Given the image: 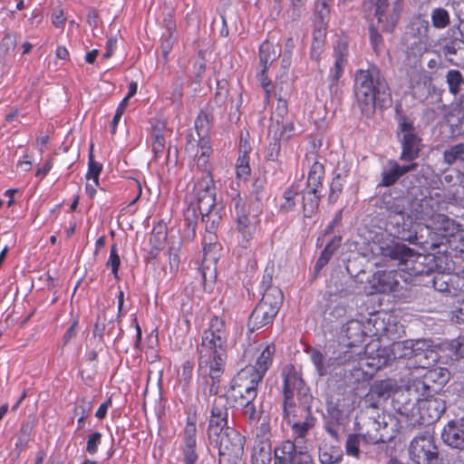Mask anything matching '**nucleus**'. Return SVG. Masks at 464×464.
Listing matches in <instances>:
<instances>
[{
    "mask_svg": "<svg viewBox=\"0 0 464 464\" xmlns=\"http://www.w3.org/2000/svg\"><path fill=\"white\" fill-rule=\"evenodd\" d=\"M167 240V229L164 226L154 227L150 237L151 250L150 252L152 257H156L159 252L164 247Z\"/></svg>",
    "mask_w": 464,
    "mask_h": 464,
    "instance_id": "38",
    "label": "nucleus"
},
{
    "mask_svg": "<svg viewBox=\"0 0 464 464\" xmlns=\"http://www.w3.org/2000/svg\"><path fill=\"white\" fill-rule=\"evenodd\" d=\"M262 422L256 428V438L259 440L258 445L270 444L269 437H270V425L268 420L266 418H262Z\"/></svg>",
    "mask_w": 464,
    "mask_h": 464,
    "instance_id": "62",
    "label": "nucleus"
},
{
    "mask_svg": "<svg viewBox=\"0 0 464 464\" xmlns=\"http://www.w3.org/2000/svg\"><path fill=\"white\" fill-rule=\"evenodd\" d=\"M396 111L398 114L397 135L402 149L400 160L412 162L419 157L421 139L416 133L413 121L399 113L398 109Z\"/></svg>",
    "mask_w": 464,
    "mask_h": 464,
    "instance_id": "12",
    "label": "nucleus"
},
{
    "mask_svg": "<svg viewBox=\"0 0 464 464\" xmlns=\"http://www.w3.org/2000/svg\"><path fill=\"white\" fill-rule=\"evenodd\" d=\"M120 265H121V258L118 254L117 245L113 244L111 246L110 256L106 262V266L111 267V273L113 274V276L116 279H119L118 271H119Z\"/></svg>",
    "mask_w": 464,
    "mask_h": 464,
    "instance_id": "59",
    "label": "nucleus"
},
{
    "mask_svg": "<svg viewBox=\"0 0 464 464\" xmlns=\"http://www.w3.org/2000/svg\"><path fill=\"white\" fill-rule=\"evenodd\" d=\"M331 0H315L314 5V23L315 32L321 34L326 30L331 17Z\"/></svg>",
    "mask_w": 464,
    "mask_h": 464,
    "instance_id": "29",
    "label": "nucleus"
},
{
    "mask_svg": "<svg viewBox=\"0 0 464 464\" xmlns=\"http://www.w3.org/2000/svg\"><path fill=\"white\" fill-rule=\"evenodd\" d=\"M410 199L406 197H392L384 193L377 202L381 213L387 218V226H391L390 233L393 237L410 243H418L420 238L418 232L412 234L405 226L406 208Z\"/></svg>",
    "mask_w": 464,
    "mask_h": 464,
    "instance_id": "5",
    "label": "nucleus"
},
{
    "mask_svg": "<svg viewBox=\"0 0 464 464\" xmlns=\"http://www.w3.org/2000/svg\"><path fill=\"white\" fill-rule=\"evenodd\" d=\"M261 382L260 379L252 376L251 373L246 376H241V371L232 381L231 389L240 397L241 401H256L257 396V387Z\"/></svg>",
    "mask_w": 464,
    "mask_h": 464,
    "instance_id": "21",
    "label": "nucleus"
},
{
    "mask_svg": "<svg viewBox=\"0 0 464 464\" xmlns=\"http://www.w3.org/2000/svg\"><path fill=\"white\" fill-rule=\"evenodd\" d=\"M165 128L163 123L159 122L156 126L152 128L151 137H152V151L154 153L155 158H159L161 156L165 150V139L162 134V130Z\"/></svg>",
    "mask_w": 464,
    "mask_h": 464,
    "instance_id": "42",
    "label": "nucleus"
},
{
    "mask_svg": "<svg viewBox=\"0 0 464 464\" xmlns=\"http://www.w3.org/2000/svg\"><path fill=\"white\" fill-rule=\"evenodd\" d=\"M418 425H430L439 420L446 411V402L432 394L420 396Z\"/></svg>",
    "mask_w": 464,
    "mask_h": 464,
    "instance_id": "17",
    "label": "nucleus"
},
{
    "mask_svg": "<svg viewBox=\"0 0 464 464\" xmlns=\"http://www.w3.org/2000/svg\"><path fill=\"white\" fill-rule=\"evenodd\" d=\"M392 353L393 354V358L396 359H411L412 357V340H405L400 342H394L391 345Z\"/></svg>",
    "mask_w": 464,
    "mask_h": 464,
    "instance_id": "46",
    "label": "nucleus"
},
{
    "mask_svg": "<svg viewBox=\"0 0 464 464\" xmlns=\"http://www.w3.org/2000/svg\"><path fill=\"white\" fill-rule=\"evenodd\" d=\"M348 174V169H337L330 185V193L328 197L329 203H335L339 198L340 195L342 194L343 185L346 182Z\"/></svg>",
    "mask_w": 464,
    "mask_h": 464,
    "instance_id": "37",
    "label": "nucleus"
},
{
    "mask_svg": "<svg viewBox=\"0 0 464 464\" xmlns=\"http://www.w3.org/2000/svg\"><path fill=\"white\" fill-rule=\"evenodd\" d=\"M443 161L448 165L464 162V143L450 146L443 151Z\"/></svg>",
    "mask_w": 464,
    "mask_h": 464,
    "instance_id": "43",
    "label": "nucleus"
},
{
    "mask_svg": "<svg viewBox=\"0 0 464 464\" xmlns=\"http://www.w3.org/2000/svg\"><path fill=\"white\" fill-rule=\"evenodd\" d=\"M411 35H416L417 37H420V39H429V22L417 17L411 23Z\"/></svg>",
    "mask_w": 464,
    "mask_h": 464,
    "instance_id": "55",
    "label": "nucleus"
},
{
    "mask_svg": "<svg viewBox=\"0 0 464 464\" xmlns=\"http://www.w3.org/2000/svg\"><path fill=\"white\" fill-rule=\"evenodd\" d=\"M324 177V167L315 161L308 172L306 186L304 188L321 192L323 191V179Z\"/></svg>",
    "mask_w": 464,
    "mask_h": 464,
    "instance_id": "32",
    "label": "nucleus"
},
{
    "mask_svg": "<svg viewBox=\"0 0 464 464\" xmlns=\"http://www.w3.org/2000/svg\"><path fill=\"white\" fill-rule=\"evenodd\" d=\"M213 121L212 107L208 105L201 110L195 121V129L199 138L208 137Z\"/></svg>",
    "mask_w": 464,
    "mask_h": 464,
    "instance_id": "33",
    "label": "nucleus"
},
{
    "mask_svg": "<svg viewBox=\"0 0 464 464\" xmlns=\"http://www.w3.org/2000/svg\"><path fill=\"white\" fill-rule=\"evenodd\" d=\"M277 53L269 41H264L259 46L260 68L268 69L276 59Z\"/></svg>",
    "mask_w": 464,
    "mask_h": 464,
    "instance_id": "41",
    "label": "nucleus"
},
{
    "mask_svg": "<svg viewBox=\"0 0 464 464\" xmlns=\"http://www.w3.org/2000/svg\"><path fill=\"white\" fill-rule=\"evenodd\" d=\"M408 451L413 464H444L434 439L428 431L416 436L411 441Z\"/></svg>",
    "mask_w": 464,
    "mask_h": 464,
    "instance_id": "10",
    "label": "nucleus"
},
{
    "mask_svg": "<svg viewBox=\"0 0 464 464\" xmlns=\"http://www.w3.org/2000/svg\"><path fill=\"white\" fill-rule=\"evenodd\" d=\"M102 433L97 432V431L92 433L89 436V438L87 440V444H86V451L89 454L93 455L97 452L98 447L102 442Z\"/></svg>",
    "mask_w": 464,
    "mask_h": 464,
    "instance_id": "64",
    "label": "nucleus"
},
{
    "mask_svg": "<svg viewBox=\"0 0 464 464\" xmlns=\"http://www.w3.org/2000/svg\"><path fill=\"white\" fill-rule=\"evenodd\" d=\"M283 417L295 435L293 440L285 441L280 449L284 454L283 462L286 464L295 460L306 463L309 458L306 455L305 436L314 427L316 421L311 408L306 405V401L302 405H296L294 399H285Z\"/></svg>",
    "mask_w": 464,
    "mask_h": 464,
    "instance_id": "1",
    "label": "nucleus"
},
{
    "mask_svg": "<svg viewBox=\"0 0 464 464\" xmlns=\"http://www.w3.org/2000/svg\"><path fill=\"white\" fill-rule=\"evenodd\" d=\"M231 205L234 207L237 243L241 247L247 248L258 223L257 215L256 213L252 215L246 213L245 200L239 194L232 198Z\"/></svg>",
    "mask_w": 464,
    "mask_h": 464,
    "instance_id": "9",
    "label": "nucleus"
},
{
    "mask_svg": "<svg viewBox=\"0 0 464 464\" xmlns=\"http://www.w3.org/2000/svg\"><path fill=\"white\" fill-rule=\"evenodd\" d=\"M284 400L294 399L295 393L307 399L308 387L301 377V374L293 365H286L282 370Z\"/></svg>",
    "mask_w": 464,
    "mask_h": 464,
    "instance_id": "18",
    "label": "nucleus"
},
{
    "mask_svg": "<svg viewBox=\"0 0 464 464\" xmlns=\"http://www.w3.org/2000/svg\"><path fill=\"white\" fill-rule=\"evenodd\" d=\"M369 34L370 43L373 52L375 53L376 55H381L384 48V42L382 34L373 26L369 27Z\"/></svg>",
    "mask_w": 464,
    "mask_h": 464,
    "instance_id": "58",
    "label": "nucleus"
},
{
    "mask_svg": "<svg viewBox=\"0 0 464 464\" xmlns=\"http://www.w3.org/2000/svg\"><path fill=\"white\" fill-rule=\"evenodd\" d=\"M373 5L375 6L374 16L380 28L383 32L392 33L400 19L402 1L396 0L392 5L388 0Z\"/></svg>",
    "mask_w": 464,
    "mask_h": 464,
    "instance_id": "16",
    "label": "nucleus"
},
{
    "mask_svg": "<svg viewBox=\"0 0 464 464\" xmlns=\"http://www.w3.org/2000/svg\"><path fill=\"white\" fill-rule=\"evenodd\" d=\"M184 79L182 77H177L171 85L170 97L173 104H176L178 107L182 106V98H183V86H184Z\"/></svg>",
    "mask_w": 464,
    "mask_h": 464,
    "instance_id": "57",
    "label": "nucleus"
},
{
    "mask_svg": "<svg viewBox=\"0 0 464 464\" xmlns=\"http://www.w3.org/2000/svg\"><path fill=\"white\" fill-rule=\"evenodd\" d=\"M241 413L244 419L250 424L256 425L263 418V411L258 410L255 401H240Z\"/></svg>",
    "mask_w": 464,
    "mask_h": 464,
    "instance_id": "39",
    "label": "nucleus"
},
{
    "mask_svg": "<svg viewBox=\"0 0 464 464\" xmlns=\"http://www.w3.org/2000/svg\"><path fill=\"white\" fill-rule=\"evenodd\" d=\"M387 385L383 383L373 384L364 398V408L362 411H369L370 414L383 415L380 411V399L385 396Z\"/></svg>",
    "mask_w": 464,
    "mask_h": 464,
    "instance_id": "30",
    "label": "nucleus"
},
{
    "mask_svg": "<svg viewBox=\"0 0 464 464\" xmlns=\"http://www.w3.org/2000/svg\"><path fill=\"white\" fill-rule=\"evenodd\" d=\"M438 360L439 355L437 352L431 347L429 350L419 353V355L413 359V363L420 368L427 369L437 362Z\"/></svg>",
    "mask_w": 464,
    "mask_h": 464,
    "instance_id": "49",
    "label": "nucleus"
},
{
    "mask_svg": "<svg viewBox=\"0 0 464 464\" xmlns=\"http://www.w3.org/2000/svg\"><path fill=\"white\" fill-rule=\"evenodd\" d=\"M322 193L304 188L302 192V208L304 218H312L318 210Z\"/></svg>",
    "mask_w": 464,
    "mask_h": 464,
    "instance_id": "31",
    "label": "nucleus"
},
{
    "mask_svg": "<svg viewBox=\"0 0 464 464\" xmlns=\"http://www.w3.org/2000/svg\"><path fill=\"white\" fill-rule=\"evenodd\" d=\"M343 453L339 448L324 447L319 449V460L322 464H335L342 460Z\"/></svg>",
    "mask_w": 464,
    "mask_h": 464,
    "instance_id": "45",
    "label": "nucleus"
},
{
    "mask_svg": "<svg viewBox=\"0 0 464 464\" xmlns=\"http://www.w3.org/2000/svg\"><path fill=\"white\" fill-rule=\"evenodd\" d=\"M362 435L361 434H349L345 442V451L346 454L353 457L355 459H360L362 450L360 449L361 446V440H362Z\"/></svg>",
    "mask_w": 464,
    "mask_h": 464,
    "instance_id": "53",
    "label": "nucleus"
},
{
    "mask_svg": "<svg viewBox=\"0 0 464 464\" xmlns=\"http://www.w3.org/2000/svg\"><path fill=\"white\" fill-rule=\"evenodd\" d=\"M348 43L343 39H338L334 45V63L329 72L331 86L336 85L342 77L348 62Z\"/></svg>",
    "mask_w": 464,
    "mask_h": 464,
    "instance_id": "22",
    "label": "nucleus"
},
{
    "mask_svg": "<svg viewBox=\"0 0 464 464\" xmlns=\"http://www.w3.org/2000/svg\"><path fill=\"white\" fill-rule=\"evenodd\" d=\"M446 82L450 92L455 95L459 92L461 86L464 84V78L459 70L451 69L446 74Z\"/></svg>",
    "mask_w": 464,
    "mask_h": 464,
    "instance_id": "50",
    "label": "nucleus"
},
{
    "mask_svg": "<svg viewBox=\"0 0 464 464\" xmlns=\"http://www.w3.org/2000/svg\"><path fill=\"white\" fill-rule=\"evenodd\" d=\"M102 169V166L101 163L94 161L92 155V146L91 147V151L89 154V164H88V172L86 174L87 179H93V181L98 184L99 175Z\"/></svg>",
    "mask_w": 464,
    "mask_h": 464,
    "instance_id": "60",
    "label": "nucleus"
},
{
    "mask_svg": "<svg viewBox=\"0 0 464 464\" xmlns=\"http://www.w3.org/2000/svg\"><path fill=\"white\" fill-rule=\"evenodd\" d=\"M287 115V103L284 99L277 100L276 111L271 116V123L268 129V135L276 137L292 136L294 125L285 116Z\"/></svg>",
    "mask_w": 464,
    "mask_h": 464,
    "instance_id": "19",
    "label": "nucleus"
},
{
    "mask_svg": "<svg viewBox=\"0 0 464 464\" xmlns=\"http://www.w3.org/2000/svg\"><path fill=\"white\" fill-rule=\"evenodd\" d=\"M92 402L86 399H82L74 408V415L79 416L77 420V430L83 428L85 420L92 411Z\"/></svg>",
    "mask_w": 464,
    "mask_h": 464,
    "instance_id": "51",
    "label": "nucleus"
},
{
    "mask_svg": "<svg viewBox=\"0 0 464 464\" xmlns=\"http://www.w3.org/2000/svg\"><path fill=\"white\" fill-rule=\"evenodd\" d=\"M250 167L248 163V156L244 154L239 156L237 160V175L238 178L246 179L250 175Z\"/></svg>",
    "mask_w": 464,
    "mask_h": 464,
    "instance_id": "63",
    "label": "nucleus"
},
{
    "mask_svg": "<svg viewBox=\"0 0 464 464\" xmlns=\"http://www.w3.org/2000/svg\"><path fill=\"white\" fill-rule=\"evenodd\" d=\"M373 360H377L375 363L377 368H382L387 364H389L392 361L395 360L393 358V354L392 353V347L378 349L376 351V356L372 358Z\"/></svg>",
    "mask_w": 464,
    "mask_h": 464,
    "instance_id": "61",
    "label": "nucleus"
},
{
    "mask_svg": "<svg viewBox=\"0 0 464 464\" xmlns=\"http://www.w3.org/2000/svg\"><path fill=\"white\" fill-rule=\"evenodd\" d=\"M342 237L334 236L331 241H329L323 251L321 252L320 256L318 257L316 264L314 266V269L316 271H320L325 265L328 264L334 254L339 249L341 246Z\"/></svg>",
    "mask_w": 464,
    "mask_h": 464,
    "instance_id": "36",
    "label": "nucleus"
},
{
    "mask_svg": "<svg viewBox=\"0 0 464 464\" xmlns=\"http://www.w3.org/2000/svg\"><path fill=\"white\" fill-rule=\"evenodd\" d=\"M222 377L207 373L205 368L198 374V392L201 394L206 401L210 397L216 396L220 392Z\"/></svg>",
    "mask_w": 464,
    "mask_h": 464,
    "instance_id": "27",
    "label": "nucleus"
},
{
    "mask_svg": "<svg viewBox=\"0 0 464 464\" xmlns=\"http://www.w3.org/2000/svg\"><path fill=\"white\" fill-rule=\"evenodd\" d=\"M381 253L383 257L396 260L400 265H404L405 268L411 271V274L419 275L424 272L417 266L422 264L420 260L425 259L420 254L401 243H392L381 247Z\"/></svg>",
    "mask_w": 464,
    "mask_h": 464,
    "instance_id": "13",
    "label": "nucleus"
},
{
    "mask_svg": "<svg viewBox=\"0 0 464 464\" xmlns=\"http://www.w3.org/2000/svg\"><path fill=\"white\" fill-rule=\"evenodd\" d=\"M227 335L224 320L214 316L208 328L202 334L198 350V372L205 368L208 374L223 376L227 357Z\"/></svg>",
    "mask_w": 464,
    "mask_h": 464,
    "instance_id": "4",
    "label": "nucleus"
},
{
    "mask_svg": "<svg viewBox=\"0 0 464 464\" xmlns=\"http://www.w3.org/2000/svg\"><path fill=\"white\" fill-rule=\"evenodd\" d=\"M307 353L320 376L343 375L346 378V372L353 374V372H360L355 365H352L353 355L351 352H334L331 356L322 353L315 348H309Z\"/></svg>",
    "mask_w": 464,
    "mask_h": 464,
    "instance_id": "6",
    "label": "nucleus"
},
{
    "mask_svg": "<svg viewBox=\"0 0 464 464\" xmlns=\"http://www.w3.org/2000/svg\"><path fill=\"white\" fill-rule=\"evenodd\" d=\"M430 18L432 25L436 29H444L450 23L449 12L442 7L433 9L430 14Z\"/></svg>",
    "mask_w": 464,
    "mask_h": 464,
    "instance_id": "52",
    "label": "nucleus"
},
{
    "mask_svg": "<svg viewBox=\"0 0 464 464\" xmlns=\"http://www.w3.org/2000/svg\"><path fill=\"white\" fill-rule=\"evenodd\" d=\"M228 401L225 395L217 397L210 408V416L207 429L208 440H217L218 435L224 432L228 422Z\"/></svg>",
    "mask_w": 464,
    "mask_h": 464,
    "instance_id": "14",
    "label": "nucleus"
},
{
    "mask_svg": "<svg viewBox=\"0 0 464 464\" xmlns=\"http://www.w3.org/2000/svg\"><path fill=\"white\" fill-rule=\"evenodd\" d=\"M420 392H417L412 382L405 390L393 394L392 406L399 415L398 421L405 422L406 427H414L420 421Z\"/></svg>",
    "mask_w": 464,
    "mask_h": 464,
    "instance_id": "7",
    "label": "nucleus"
},
{
    "mask_svg": "<svg viewBox=\"0 0 464 464\" xmlns=\"http://www.w3.org/2000/svg\"><path fill=\"white\" fill-rule=\"evenodd\" d=\"M252 464H269L271 461L270 444L255 445L251 456Z\"/></svg>",
    "mask_w": 464,
    "mask_h": 464,
    "instance_id": "47",
    "label": "nucleus"
},
{
    "mask_svg": "<svg viewBox=\"0 0 464 464\" xmlns=\"http://www.w3.org/2000/svg\"><path fill=\"white\" fill-rule=\"evenodd\" d=\"M194 193L197 205L190 202L184 210V220L188 228L195 232L198 221V210L201 220L205 223L206 231L210 235L215 233L221 221V208L216 203V188L209 171L201 170L200 176L194 184Z\"/></svg>",
    "mask_w": 464,
    "mask_h": 464,
    "instance_id": "2",
    "label": "nucleus"
},
{
    "mask_svg": "<svg viewBox=\"0 0 464 464\" xmlns=\"http://www.w3.org/2000/svg\"><path fill=\"white\" fill-rule=\"evenodd\" d=\"M441 440L450 448L464 451V418L449 420L441 431Z\"/></svg>",
    "mask_w": 464,
    "mask_h": 464,
    "instance_id": "20",
    "label": "nucleus"
},
{
    "mask_svg": "<svg viewBox=\"0 0 464 464\" xmlns=\"http://www.w3.org/2000/svg\"><path fill=\"white\" fill-rule=\"evenodd\" d=\"M284 295L282 291L276 286H268L262 296V299L258 303L266 307L274 309L276 312H279L280 307L283 304Z\"/></svg>",
    "mask_w": 464,
    "mask_h": 464,
    "instance_id": "34",
    "label": "nucleus"
},
{
    "mask_svg": "<svg viewBox=\"0 0 464 464\" xmlns=\"http://www.w3.org/2000/svg\"><path fill=\"white\" fill-rule=\"evenodd\" d=\"M417 168L418 164L416 162L400 165L396 160H390L382 171V179L379 186L391 187L394 185L401 177L410 171L415 170Z\"/></svg>",
    "mask_w": 464,
    "mask_h": 464,
    "instance_id": "23",
    "label": "nucleus"
},
{
    "mask_svg": "<svg viewBox=\"0 0 464 464\" xmlns=\"http://www.w3.org/2000/svg\"><path fill=\"white\" fill-rule=\"evenodd\" d=\"M272 136V140L269 142L266 151V158L267 160L271 161H278L279 156H280V150H281V144L280 140H287L291 136H284V137H276L275 135Z\"/></svg>",
    "mask_w": 464,
    "mask_h": 464,
    "instance_id": "54",
    "label": "nucleus"
},
{
    "mask_svg": "<svg viewBox=\"0 0 464 464\" xmlns=\"http://www.w3.org/2000/svg\"><path fill=\"white\" fill-rule=\"evenodd\" d=\"M450 373L446 368H434L427 371L420 379L413 381L417 392L422 396L438 393L448 383Z\"/></svg>",
    "mask_w": 464,
    "mask_h": 464,
    "instance_id": "15",
    "label": "nucleus"
},
{
    "mask_svg": "<svg viewBox=\"0 0 464 464\" xmlns=\"http://www.w3.org/2000/svg\"><path fill=\"white\" fill-rule=\"evenodd\" d=\"M275 353V345H267L258 356L255 366L246 367L241 370V376L245 377L246 374L251 373L257 379L262 381L264 375L268 370L273 361V354Z\"/></svg>",
    "mask_w": 464,
    "mask_h": 464,
    "instance_id": "26",
    "label": "nucleus"
},
{
    "mask_svg": "<svg viewBox=\"0 0 464 464\" xmlns=\"http://www.w3.org/2000/svg\"><path fill=\"white\" fill-rule=\"evenodd\" d=\"M217 244H208L204 246L203 264L201 266V276L205 284L214 282L216 279V262L218 260Z\"/></svg>",
    "mask_w": 464,
    "mask_h": 464,
    "instance_id": "28",
    "label": "nucleus"
},
{
    "mask_svg": "<svg viewBox=\"0 0 464 464\" xmlns=\"http://www.w3.org/2000/svg\"><path fill=\"white\" fill-rule=\"evenodd\" d=\"M407 53L414 57H420L427 49L428 39H420L416 35H408L406 38Z\"/></svg>",
    "mask_w": 464,
    "mask_h": 464,
    "instance_id": "44",
    "label": "nucleus"
},
{
    "mask_svg": "<svg viewBox=\"0 0 464 464\" xmlns=\"http://www.w3.org/2000/svg\"><path fill=\"white\" fill-rule=\"evenodd\" d=\"M397 273L393 271L382 272L378 276L377 290L382 293L395 291L399 285L396 278Z\"/></svg>",
    "mask_w": 464,
    "mask_h": 464,
    "instance_id": "40",
    "label": "nucleus"
},
{
    "mask_svg": "<svg viewBox=\"0 0 464 464\" xmlns=\"http://www.w3.org/2000/svg\"><path fill=\"white\" fill-rule=\"evenodd\" d=\"M218 449L219 464H238L244 455L246 439L234 428H227L217 440H208Z\"/></svg>",
    "mask_w": 464,
    "mask_h": 464,
    "instance_id": "8",
    "label": "nucleus"
},
{
    "mask_svg": "<svg viewBox=\"0 0 464 464\" xmlns=\"http://www.w3.org/2000/svg\"><path fill=\"white\" fill-rule=\"evenodd\" d=\"M278 312L274 309L266 307L257 304L247 321V329L250 333H254L262 327L273 323Z\"/></svg>",
    "mask_w": 464,
    "mask_h": 464,
    "instance_id": "25",
    "label": "nucleus"
},
{
    "mask_svg": "<svg viewBox=\"0 0 464 464\" xmlns=\"http://www.w3.org/2000/svg\"><path fill=\"white\" fill-rule=\"evenodd\" d=\"M228 97V83L226 80L218 81V88L214 97L215 104L223 111Z\"/></svg>",
    "mask_w": 464,
    "mask_h": 464,
    "instance_id": "56",
    "label": "nucleus"
},
{
    "mask_svg": "<svg viewBox=\"0 0 464 464\" xmlns=\"http://www.w3.org/2000/svg\"><path fill=\"white\" fill-rule=\"evenodd\" d=\"M183 435V447L181 449L184 464H196L198 455L197 446V426L191 418H188Z\"/></svg>",
    "mask_w": 464,
    "mask_h": 464,
    "instance_id": "24",
    "label": "nucleus"
},
{
    "mask_svg": "<svg viewBox=\"0 0 464 464\" xmlns=\"http://www.w3.org/2000/svg\"><path fill=\"white\" fill-rule=\"evenodd\" d=\"M353 92L357 106L367 118L373 115L376 105L383 108L392 103L388 82L375 64L355 72Z\"/></svg>",
    "mask_w": 464,
    "mask_h": 464,
    "instance_id": "3",
    "label": "nucleus"
},
{
    "mask_svg": "<svg viewBox=\"0 0 464 464\" xmlns=\"http://www.w3.org/2000/svg\"><path fill=\"white\" fill-rule=\"evenodd\" d=\"M357 425L366 444H378L392 438L386 431L387 422L383 415L370 414L369 411H362L357 418Z\"/></svg>",
    "mask_w": 464,
    "mask_h": 464,
    "instance_id": "11",
    "label": "nucleus"
},
{
    "mask_svg": "<svg viewBox=\"0 0 464 464\" xmlns=\"http://www.w3.org/2000/svg\"><path fill=\"white\" fill-rule=\"evenodd\" d=\"M341 334L350 341L351 345L361 342L364 334L362 324L359 320L349 319L343 324Z\"/></svg>",
    "mask_w": 464,
    "mask_h": 464,
    "instance_id": "35",
    "label": "nucleus"
},
{
    "mask_svg": "<svg viewBox=\"0 0 464 464\" xmlns=\"http://www.w3.org/2000/svg\"><path fill=\"white\" fill-rule=\"evenodd\" d=\"M299 193V186L293 184L286 188L283 194L284 202L280 206V209L284 212L293 211L295 208V197Z\"/></svg>",
    "mask_w": 464,
    "mask_h": 464,
    "instance_id": "48",
    "label": "nucleus"
}]
</instances>
